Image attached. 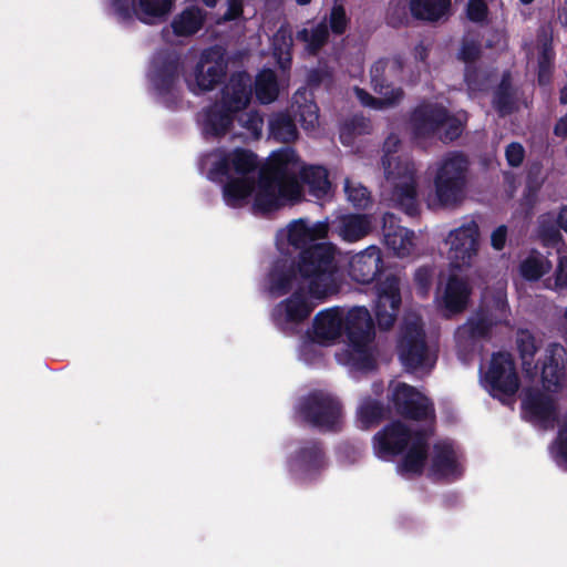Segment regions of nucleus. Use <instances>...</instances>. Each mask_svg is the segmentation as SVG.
<instances>
[{"label":"nucleus","instance_id":"ddd939ff","mask_svg":"<svg viewBox=\"0 0 567 567\" xmlns=\"http://www.w3.org/2000/svg\"><path fill=\"white\" fill-rule=\"evenodd\" d=\"M447 259L451 267L463 269L471 267L480 249V229L475 220H468L451 230L445 239Z\"/></svg>","mask_w":567,"mask_h":567},{"label":"nucleus","instance_id":"0eeeda50","mask_svg":"<svg viewBox=\"0 0 567 567\" xmlns=\"http://www.w3.org/2000/svg\"><path fill=\"white\" fill-rule=\"evenodd\" d=\"M426 432H414L401 422H393L378 432L373 437V451L377 457L390 461L409 446L406 454L398 466L403 476L420 474L426 460Z\"/></svg>","mask_w":567,"mask_h":567},{"label":"nucleus","instance_id":"8fccbe9b","mask_svg":"<svg viewBox=\"0 0 567 567\" xmlns=\"http://www.w3.org/2000/svg\"><path fill=\"white\" fill-rule=\"evenodd\" d=\"M506 159L507 163L513 166H519L524 159L525 151L519 143H512L506 147Z\"/></svg>","mask_w":567,"mask_h":567},{"label":"nucleus","instance_id":"9d476101","mask_svg":"<svg viewBox=\"0 0 567 567\" xmlns=\"http://www.w3.org/2000/svg\"><path fill=\"white\" fill-rule=\"evenodd\" d=\"M403 71L402 61L398 58L379 60L371 68V83L380 97H373L362 89L355 87L354 92L362 105L385 110L399 104L403 99V91L393 87L391 82L400 79Z\"/></svg>","mask_w":567,"mask_h":567},{"label":"nucleus","instance_id":"9b49d317","mask_svg":"<svg viewBox=\"0 0 567 567\" xmlns=\"http://www.w3.org/2000/svg\"><path fill=\"white\" fill-rule=\"evenodd\" d=\"M413 138L422 144L423 140L440 135V138L453 141L463 130V120L451 116L443 106L423 103L417 106L410 120Z\"/></svg>","mask_w":567,"mask_h":567},{"label":"nucleus","instance_id":"20e7f679","mask_svg":"<svg viewBox=\"0 0 567 567\" xmlns=\"http://www.w3.org/2000/svg\"><path fill=\"white\" fill-rule=\"evenodd\" d=\"M251 97L250 79L246 73L230 78L223 89L221 100L203 110L199 123L206 137H219L227 133L233 138L257 140L261 135L264 120L254 111L240 113Z\"/></svg>","mask_w":567,"mask_h":567},{"label":"nucleus","instance_id":"4d7b16f0","mask_svg":"<svg viewBox=\"0 0 567 567\" xmlns=\"http://www.w3.org/2000/svg\"><path fill=\"white\" fill-rule=\"evenodd\" d=\"M563 320H564V327L561 330V334H563L564 340L567 342V307L564 311Z\"/></svg>","mask_w":567,"mask_h":567},{"label":"nucleus","instance_id":"37998d69","mask_svg":"<svg viewBox=\"0 0 567 567\" xmlns=\"http://www.w3.org/2000/svg\"><path fill=\"white\" fill-rule=\"evenodd\" d=\"M370 123L364 117H354L350 123H346L340 132L341 142L344 145L351 144L352 135H361L368 133Z\"/></svg>","mask_w":567,"mask_h":567},{"label":"nucleus","instance_id":"b1692460","mask_svg":"<svg viewBox=\"0 0 567 567\" xmlns=\"http://www.w3.org/2000/svg\"><path fill=\"white\" fill-rule=\"evenodd\" d=\"M565 354V348L559 343H550L545 349L540 381L543 389L549 393L561 388Z\"/></svg>","mask_w":567,"mask_h":567},{"label":"nucleus","instance_id":"4c0bfd02","mask_svg":"<svg viewBox=\"0 0 567 567\" xmlns=\"http://www.w3.org/2000/svg\"><path fill=\"white\" fill-rule=\"evenodd\" d=\"M297 38L307 44L306 50L310 54H315L327 41V24L324 22H320L316 27H312L311 29L305 28L298 32Z\"/></svg>","mask_w":567,"mask_h":567},{"label":"nucleus","instance_id":"bb28decb","mask_svg":"<svg viewBox=\"0 0 567 567\" xmlns=\"http://www.w3.org/2000/svg\"><path fill=\"white\" fill-rule=\"evenodd\" d=\"M480 55V44L475 41H465L460 50V59L467 64L465 69V82L470 95H474L476 92L484 91L489 85V76L482 70L473 68V63Z\"/></svg>","mask_w":567,"mask_h":567},{"label":"nucleus","instance_id":"473e14b6","mask_svg":"<svg viewBox=\"0 0 567 567\" xmlns=\"http://www.w3.org/2000/svg\"><path fill=\"white\" fill-rule=\"evenodd\" d=\"M292 35L289 28L282 25L272 38L271 49L280 69L286 72L291 64Z\"/></svg>","mask_w":567,"mask_h":567},{"label":"nucleus","instance_id":"79ce46f5","mask_svg":"<svg viewBox=\"0 0 567 567\" xmlns=\"http://www.w3.org/2000/svg\"><path fill=\"white\" fill-rule=\"evenodd\" d=\"M551 60L553 51L550 41L547 38H544L538 58V82L542 85L549 81Z\"/></svg>","mask_w":567,"mask_h":567},{"label":"nucleus","instance_id":"6ab92c4d","mask_svg":"<svg viewBox=\"0 0 567 567\" xmlns=\"http://www.w3.org/2000/svg\"><path fill=\"white\" fill-rule=\"evenodd\" d=\"M391 400L396 411L409 419L431 421L433 417L427 398L405 383H391Z\"/></svg>","mask_w":567,"mask_h":567},{"label":"nucleus","instance_id":"bf43d9fd","mask_svg":"<svg viewBox=\"0 0 567 567\" xmlns=\"http://www.w3.org/2000/svg\"><path fill=\"white\" fill-rule=\"evenodd\" d=\"M560 102L563 104L567 103V86H564L560 91Z\"/></svg>","mask_w":567,"mask_h":567},{"label":"nucleus","instance_id":"4be33fe9","mask_svg":"<svg viewBox=\"0 0 567 567\" xmlns=\"http://www.w3.org/2000/svg\"><path fill=\"white\" fill-rule=\"evenodd\" d=\"M382 266L381 249L377 246H369L350 257L348 274L352 280L359 284H370L381 271Z\"/></svg>","mask_w":567,"mask_h":567},{"label":"nucleus","instance_id":"a19ab883","mask_svg":"<svg viewBox=\"0 0 567 567\" xmlns=\"http://www.w3.org/2000/svg\"><path fill=\"white\" fill-rule=\"evenodd\" d=\"M555 462L567 470V415L563 419L558 437L550 449Z\"/></svg>","mask_w":567,"mask_h":567},{"label":"nucleus","instance_id":"e433bc0d","mask_svg":"<svg viewBox=\"0 0 567 567\" xmlns=\"http://www.w3.org/2000/svg\"><path fill=\"white\" fill-rule=\"evenodd\" d=\"M305 95L306 91H298L293 100L295 103H299L300 99L306 101V103L298 109L300 122L305 131L315 132L319 126V109L312 101H307Z\"/></svg>","mask_w":567,"mask_h":567},{"label":"nucleus","instance_id":"a878e982","mask_svg":"<svg viewBox=\"0 0 567 567\" xmlns=\"http://www.w3.org/2000/svg\"><path fill=\"white\" fill-rule=\"evenodd\" d=\"M462 465L460 455L450 442H440L434 446L431 472L433 475L454 480L461 476Z\"/></svg>","mask_w":567,"mask_h":567},{"label":"nucleus","instance_id":"f8f14e48","mask_svg":"<svg viewBox=\"0 0 567 567\" xmlns=\"http://www.w3.org/2000/svg\"><path fill=\"white\" fill-rule=\"evenodd\" d=\"M398 348L402 364L411 372L424 374L435 364L436 354L425 343L419 317L405 319Z\"/></svg>","mask_w":567,"mask_h":567},{"label":"nucleus","instance_id":"49530a36","mask_svg":"<svg viewBox=\"0 0 567 567\" xmlns=\"http://www.w3.org/2000/svg\"><path fill=\"white\" fill-rule=\"evenodd\" d=\"M320 344L315 340H305L299 349V355L302 361L308 364L317 362L321 358Z\"/></svg>","mask_w":567,"mask_h":567},{"label":"nucleus","instance_id":"423d86ee","mask_svg":"<svg viewBox=\"0 0 567 567\" xmlns=\"http://www.w3.org/2000/svg\"><path fill=\"white\" fill-rule=\"evenodd\" d=\"M400 140L390 134L383 145L382 166L384 183L382 195L394 206L413 216L417 212L415 165L406 157L396 155Z\"/></svg>","mask_w":567,"mask_h":567},{"label":"nucleus","instance_id":"2f4dec72","mask_svg":"<svg viewBox=\"0 0 567 567\" xmlns=\"http://www.w3.org/2000/svg\"><path fill=\"white\" fill-rule=\"evenodd\" d=\"M204 19V12L200 9L189 7L173 19L172 28L176 35H192L200 30Z\"/></svg>","mask_w":567,"mask_h":567},{"label":"nucleus","instance_id":"4468645a","mask_svg":"<svg viewBox=\"0 0 567 567\" xmlns=\"http://www.w3.org/2000/svg\"><path fill=\"white\" fill-rule=\"evenodd\" d=\"M227 63L220 47H212L200 53L192 73L186 76L188 89L194 93L213 90L225 76Z\"/></svg>","mask_w":567,"mask_h":567},{"label":"nucleus","instance_id":"58836bf2","mask_svg":"<svg viewBox=\"0 0 567 567\" xmlns=\"http://www.w3.org/2000/svg\"><path fill=\"white\" fill-rule=\"evenodd\" d=\"M383 415V406L372 399L363 400L358 408V420L362 427H369L378 423Z\"/></svg>","mask_w":567,"mask_h":567},{"label":"nucleus","instance_id":"393cba45","mask_svg":"<svg viewBox=\"0 0 567 567\" xmlns=\"http://www.w3.org/2000/svg\"><path fill=\"white\" fill-rule=\"evenodd\" d=\"M178 58L175 54H158L152 62L150 79L159 95L171 92L178 79Z\"/></svg>","mask_w":567,"mask_h":567},{"label":"nucleus","instance_id":"5701e85b","mask_svg":"<svg viewBox=\"0 0 567 567\" xmlns=\"http://www.w3.org/2000/svg\"><path fill=\"white\" fill-rule=\"evenodd\" d=\"M383 237L388 249L399 258L409 257L415 250L414 233L398 225L392 214H385L383 217Z\"/></svg>","mask_w":567,"mask_h":567},{"label":"nucleus","instance_id":"13d9d810","mask_svg":"<svg viewBox=\"0 0 567 567\" xmlns=\"http://www.w3.org/2000/svg\"><path fill=\"white\" fill-rule=\"evenodd\" d=\"M559 20L565 27H567V9H563L559 12Z\"/></svg>","mask_w":567,"mask_h":567},{"label":"nucleus","instance_id":"412c9836","mask_svg":"<svg viewBox=\"0 0 567 567\" xmlns=\"http://www.w3.org/2000/svg\"><path fill=\"white\" fill-rule=\"evenodd\" d=\"M472 287L466 278L451 276L446 284L437 289L435 301L445 317L463 312L470 301Z\"/></svg>","mask_w":567,"mask_h":567},{"label":"nucleus","instance_id":"09e8293b","mask_svg":"<svg viewBox=\"0 0 567 567\" xmlns=\"http://www.w3.org/2000/svg\"><path fill=\"white\" fill-rule=\"evenodd\" d=\"M330 27L334 33H342L347 27V17L341 6H334L330 14Z\"/></svg>","mask_w":567,"mask_h":567},{"label":"nucleus","instance_id":"3c124183","mask_svg":"<svg viewBox=\"0 0 567 567\" xmlns=\"http://www.w3.org/2000/svg\"><path fill=\"white\" fill-rule=\"evenodd\" d=\"M432 276V270L427 267H422L416 270L415 282L419 287L421 295H427L429 288L431 286Z\"/></svg>","mask_w":567,"mask_h":567},{"label":"nucleus","instance_id":"f3484780","mask_svg":"<svg viewBox=\"0 0 567 567\" xmlns=\"http://www.w3.org/2000/svg\"><path fill=\"white\" fill-rule=\"evenodd\" d=\"M300 416L320 430H336L341 421L339 401L326 392L309 395L299 404Z\"/></svg>","mask_w":567,"mask_h":567},{"label":"nucleus","instance_id":"7c9ffc66","mask_svg":"<svg viewBox=\"0 0 567 567\" xmlns=\"http://www.w3.org/2000/svg\"><path fill=\"white\" fill-rule=\"evenodd\" d=\"M451 7V0H411L410 10L414 18L437 21L444 18Z\"/></svg>","mask_w":567,"mask_h":567},{"label":"nucleus","instance_id":"864d4df0","mask_svg":"<svg viewBox=\"0 0 567 567\" xmlns=\"http://www.w3.org/2000/svg\"><path fill=\"white\" fill-rule=\"evenodd\" d=\"M243 12V3L239 0H229L228 9L224 14L225 20H234Z\"/></svg>","mask_w":567,"mask_h":567},{"label":"nucleus","instance_id":"c756f323","mask_svg":"<svg viewBox=\"0 0 567 567\" xmlns=\"http://www.w3.org/2000/svg\"><path fill=\"white\" fill-rule=\"evenodd\" d=\"M553 268L550 260L539 251L532 250L518 265L519 275L528 281H537Z\"/></svg>","mask_w":567,"mask_h":567},{"label":"nucleus","instance_id":"c85d7f7f","mask_svg":"<svg viewBox=\"0 0 567 567\" xmlns=\"http://www.w3.org/2000/svg\"><path fill=\"white\" fill-rule=\"evenodd\" d=\"M324 464L323 454L316 443L302 447L290 464L291 471L306 480L321 468Z\"/></svg>","mask_w":567,"mask_h":567},{"label":"nucleus","instance_id":"e2e57ef3","mask_svg":"<svg viewBox=\"0 0 567 567\" xmlns=\"http://www.w3.org/2000/svg\"><path fill=\"white\" fill-rule=\"evenodd\" d=\"M524 4H529L532 3L534 0H520Z\"/></svg>","mask_w":567,"mask_h":567},{"label":"nucleus","instance_id":"dca6fc26","mask_svg":"<svg viewBox=\"0 0 567 567\" xmlns=\"http://www.w3.org/2000/svg\"><path fill=\"white\" fill-rule=\"evenodd\" d=\"M114 14L120 21L128 22L133 19L145 24L164 22L171 14L174 0H111Z\"/></svg>","mask_w":567,"mask_h":567},{"label":"nucleus","instance_id":"aec40b11","mask_svg":"<svg viewBox=\"0 0 567 567\" xmlns=\"http://www.w3.org/2000/svg\"><path fill=\"white\" fill-rule=\"evenodd\" d=\"M524 416L537 426L553 429L557 421V406L553 396L539 390H527L522 401Z\"/></svg>","mask_w":567,"mask_h":567},{"label":"nucleus","instance_id":"c9c22d12","mask_svg":"<svg viewBox=\"0 0 567 567\" xmlns=\"http://www.w3.org/2000/svg\"><path fill=\"white\" fill-rule=\"evenodd\" d=\"M270 135L284 143L292 142L298 136V131L290 115L285 113L275 114L269 121Z\"/></svg>","mask_w":567,"mask_h":567},{"label":"nucleus","instance_id":"5fc2aeb1","mask_svg":"<svg viewBox=\"0 0 567 567\" xmlns=\"http://www.w3.org/2000/svg\"><path fill=\"white\" fill-rule=\"evenodd\" d=\"M555 134L557 136H567V115L561 117L556 124Z\"/></svg>","mask_w":567,"mask_h":567},{"label":"nucleus","instance_id":"1a4fd4ad","mask_svg":"<svg viewBox=\"0 0 567 567\" xmlns=\"http://www.w3.org/2000/svg\"><path fill=\"white\" fill-rule=\"evenodd\" d=\"M484 307L474 313L455 332V341L460 354L474 349L475 344L485 338L491 329L508 320L509 311L506 300V293L503 287H499L492 301L484 295Z\"/></svg>","mask_w":567,"mask_h":567},{"label":"nucleus","instance_id":"a211bd4d","mask_svg":"<svg viewBox=\"0 0 567 567\" xmlns=\"http://www.w3.org/2000/svg\"><path fill=\"white\" fill-rule=\"evenodd\" d=\"M377 298L374 313L381 329H389L395 322L400 306V279L396 276H386L375 287Z\"/></svg>","mask_w":567,"mask_h":567},{"label":"nucleus","instance_id":"72a5a7b5","mask_svg":"<svg viewBox=\"0 0 567 567\" xmlns=\"http://www.w3.org/2000/svg\"><path fill=\"white\" fill-rule=\"evenodd\" d=\"M280 84L275 72L270 69L261 70L255 82V91L258 101L262 104L274 102L279 94Z\"/></svg>","mask_w":567,"mask_h":567},{"label":"nucleus","instance_id":"f257e3e1","mask_svg":"<svg viewBox=\"0 0 567 567\" xmlns=\"http://www.w3.org/2000/svg\"><path fill=\"white\" fill-rule=\"evenodd\" d=\"M329 233L328 221L296 219L280 229L276 236L281 254L290 248L299 251L298 267L287 258L277 260L268 276V290L274 296L293 293L279 302L271 311L274 324L285 334H292L316 306L338 291L336 260L337 248L322 241Z\"/></svg>","mask_w":567,"mask_h":567},{"label":"nucleus","instance_id":"6e6552de","mask_svg":"<svg viewBox=\"0 0 567 567\" xmlns=\"http://www.w3.org/2000/svg\"><path fill=\"white\" fill-rule=\"evenodd\" d=\"M468 162L457 152L449 153L433 166L434 194L429 196L431 208L458 203L464 195Z\"/></svg>","mask_w":567,"mask_h":567},{"label":"nucleus","instance_id":"c03bdc74","mask_svg":"<svg viewBox=\"0 0 567 567\" xmlns=\"http://www.w3.org/2000/svg\"><path fill=\"white\" fill-rule=\"evenodd\" d=\"M547 289L561 290L567 288V257L563 256L558 259V264L553 277L544 281Z\"/></svg>","mask_w":567,"mask_h":567},{"label":"nucleus","instance_id":"f704fd0d","mask_svg":"<svg viewBox=\"0 0 567 567\" xmlns=\"http://www.w3.org/2000/svg\"><path fill=\"white\" fill-rule=\"evenodd\" d=\"M516 344L523 361L524 370L529 373L535 370L533 367L534 357L539 349L540 341L527 329H519L516 334Z\"/></svg>","mask_w":567,"mask_h":567},{"label":"nucleus","instance_id":"f03ea898","mask_svg":"<svg viewBox=\"0 0 567 567\" xmlns=\"http://www.w3.org/2000/svg\"><path fill=\"white\" fill-rule=\"evenodd\" d=\"M299 175L312 196L321 199L329 195L331 183L327 169L321 166L305 167L296 152L285 147L271 153L268 163L260 169L254 209L265 213L298 200L302 193Z\"/></svg>","mask_w":567,"mask_h":567},{"label":"nucleus","instance_id":"ea45409f","mask_svg":"<svg viewBox=\"0 0 567 567\" xmlns=\"http://www.w3.org/2000/svg\"><path fill=\"white\" fill-rule=\"evenodd\" d=\"M344 192L348 200L358 208H365L370 204V193L360 183L346 179Z\"/></svg>","mask_w":567,"mask_h":567},{"label":"nucleus","instance_id":"39448f33","mask_svg":"<svg viewBox=\"0 0 567 567\" xmlns=\"http://www.w3.org/2000/svg\"><path fill=\"white\" fill-rule=\"evenodd\" d=\"M258 166L257 156L244 148L230 152L218 148L202 159V168L206 169L210 181H227L223 187V195L226 205L233 208L244 206L252 194L254 173Z\"/></svg>","mask_w":567,"mask_h":567},{"label":"nucleus","instance_id":"7ed1b4c3","mask_svg":"<svg viewBox=\"0 0 567 567\" xmlns=\"http://www.w3.org/2000/svg\"><path fill=\"white\" fill-rule=\"evenodd\" d=\"M343 333L348 341L336 353L337 361L354 371L372 370L375 365L374 323L370 311L363 306H336L315 316L312 337L319 344H333Z\"/></svg>","mask_w":567,"mask_h":567},{"label":"nucleus","instance_id":"a18cd8bd","mask_svg":"<svg viewBox=\"0 0 567 567\" xmlns=\"http://www.w3.org/2000/svg\"><path fill=\"white\" fill-rule=\"evenodd\" d=\"M509 83L508 79L504 78L502 81V84L496 92L495 99H494V106L495 109L502 114L505 115L507 113H511L513 110V100L508 92Z\"/></svg>","mask_w":567,"mask_h":567},{"label":"nucleus","instance_id":"680f3d73","mask_svg":"<svg viewBox=\"0 0 567 567\" xmlns=\"http://www.w3.org/2000/svg\"><path fill=\"white\" fill-rule=\"evenodd\" d=\"M299 4H308L311 0H296Z\"/></svg>","mask_w":567,"mask_h":567},{"label":"nucleus","instance_id":"603ef678","mask_svg":"<svg viewBox=\"0 0 567 567\" xmlns=\"http://www.w3.org/2000/svg\"><path fill=\"white\" fill-rule=\"evenodd\" d=\"M507 227L505 225H501L493 230L491 234V245L495 250L504 249L507 240Z\"/></svg>","mask_w":567,"mask_h":567},{"label":"nucleus","instance_id":"de8ad7c7","mask_svg":"<svg viewBox=\"0 0 567 567\" xmlns=\"http://www.w3.org/2000/svg\"><path fill=\"white\" fill-rule=\"evenodd\" d=\"M488 9L485 0H468L466 16L473 22H484L487 18Z\"/></svg>","mask_w":567,"mask_h":567},{"label":"nucleus","instance_id":"cd10ccee","mask_svg":"<svg viewBox=\"0 0 567 567\" xmlns=\"http://www.w3.org/2000/svg\"><path fill=\"white\" fill-rule=\"evenodd\" d=\"M334 229L342 240L355 243L372 230V219L368 215H343L336 219Z\"/></svg>","mask_w":567,"mask_h":567},{"label":"nucleus","instance_id":"2eb2a0df","mask_svg":"<svg viewBox=\"0 0 567 567\" xmlns=\"http://www.w3.org/2000/svg\"><path fill=\"white\" fill-rule=\"evenodd\" d=\"M483 386L496 398L512 396L519 388L515 363L509 353L493 354L488 369L481 377Z\"/></svg>","mask_w":567,"mask_h":567},{"label":"nucleus","instance_id":"6e6d98bb","mask_svg":"<svg viewBox=\"0 0 567 567\" xmlns=\"http://www.w3.org/2000/svg\"><path fill=\"white\" fill-rule=\"evenodd\" d=\"M415 54L420 60H424L426 56V48L423 44H420L415 48Z\"/></svg>","mask_w":567,"mask_h":567},{"label":"nucleus","instance_id":"052dcab7","mask_svg":"<svg viewBox=\"0 0 567 567\" xmlns=\"http://www.w3.org/2000/svg\"><path fill=\"white\" fill-rule=\"evenodd\" d=\"M203 2L208 7H215L216 0H203Z\"/></svg>","mask_w":567,"mask_h":567}]
</instances>
